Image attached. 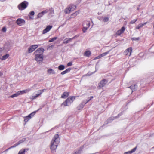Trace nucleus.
I'll return each mask as SVG.
<instances>
[{"instance_id": "obj_16", "label": "nucleus", "mask_w": 154, "mask_h": 154, "mask_svg": "<svg viewBox=\"0 0 154 154\" xmlns=\"http://www.w3.org/2000/svg\"><path fill=\"white\" fill-rule=\"evenodd\" d=\"M46 90V89H44L42 90H39L38 91V92L39 93L38 94H36V95L33 97V99H35L38 96H39L40 95H41L43 92L44 91H45Z\"/></svg>"}, {"instance_id": "obj_38", "label": "nucleus", "mask_w": 154, "mask_h": 154, "mask_svg": "<svg viewBox=\"0 0 154 154\" xmlns=\"http://www.w3.org/2000/svg\"><path fill=\"white\" fill-rule=\"evenodd\" d=\"M85 23L87 25V26L88 28H89L90 25V23L88 21H86L85 22Z\"/></svg>"}, {"instance_id": "obj_25", "label": "nucleus", "mask_w": 154, "mask_h": 154, "mask_svg": "<svg viewBox=\"0 0 154 154\" xmlns=\"http://www.w3.org/2000/svg\"><path fill=\"white\" fill-rule=\"evenodd\" d=\"M91 52L89 51H88L85 52L84 55L86 57H88L91 55Z\"/></svg>"}, {"instance_id": "obj_60", "label": "nucleus", "mask_w": 154, "mask_h": 154, "mask_svg": "<svg viewBox=\"0 0 154 154\" xmlns=\"http://www.w3.org/2000/svg\"><path fill=\"white\" fill-rule=\"evenodd\" d=\"M1 52H2V51L0 50V54H1Z\"/></svg>"}, {"instance_id": "obj_42", "label": "nucleus", "mask_w": 154, "mask_h": 154, "mask_svg": "<svg viewBox=\"0 0 154 154\" xmlns=\"http://www.w3.org/2000/svg\"><path fill=\"white\" fill-rule=\"evenodd\" d=\"M81 150H79L74 153L73 154H80Z\"/></svg>"}, {"instance_id": "obj_11", "label": "nucleus", "mask_w": 154, "mask_h": 154, "mask_svg": "<svg viewBox=\"0 0 154 154\" xmlns=\"http://www.w3.org/2000/svg\"><path fill=\"white\" fill-rule=\"evenodd\" d=\"M132 52V48L130 47L127 48L124 52V54L125 55L130 56Z\"/></svg>"}, {"instance_id": "obj_40", "label": "nucleus", "mask_w": 154, "mask_h": 154, "mask_svg": "<svg viewBox=\"0 0 154 154\" xmlns=\"http://www.w3.org/2000/svg\"><path fill=\"white\" fill-rule=\"evenodd\" d=\"M84 106L81 104L78 107V109L79 110H80Z\"/></svg>"}, {"instance_id": "obj_58", "label": "nucleus", "mask_w": 154, "mask_h": 154, "mask_svg": "<svg viewBox=\"0 0 154 154\" xmlns=\"http://www.w3.org/2000/svg\"><path fill=\"white\" fill-rule=\"evenodd\" d=\"M139 8H137V10H139Z\"/></svg>"}, {"instance_id": "obj_4", "label": "nucleus", "mask_w": 154, "mask_h": 154, "mask_svg": "<svg viewBox=\"0 0 154 154\" xmlns=\"http://www.w3.org/2000/svg\"><path fill=\"white\" fill-rule=\"evenodd\" d=\"M107 81L105 79H103L98 84V88L99 89L103 87L107 83Z\"/></svg>"}, {"instance_id": "obj_31", "label": "nucleus", "mask_w": 154, "mask_h": 154, "mask_svg": "<svg viewBox=\"0 0 154 154\" xmlns=\"http://www.w3.org/2000/svg\"><path fill=\"white\" fill-rule=\"evenodd\" d=\"M143 25L142 24H139L138 26L136 27V29H140L141 28H142L143 27Z\"/></svg>"}, {"instance_id": "obj_27", "label": "nucleus", "mask_w": 154, "mask_h": 154, "mask_svg": "<svg viewBox=\"0 0 154 154\" xmlns=\"http://www.w3.org/2000/svg\"><path fill=\"white\" fill-rule=\"evenodd\" d=\"M49 14L51 15H53L54 14V9L53 8H51L49 9Z\"/></svg>"}, {"instance_id": "obj_32", "label": "nucleus", "mask_w": 154, "mask_h": 154, "mask_svg": "<svg viewBox=\"0 0 154 154\" xmlns=\"http://www.w3.org/2000/svg\"><path fill=\"white\" fill-rule=\"evenodd\" d=\"M109 51H108L107 52L103 53L101 54H100V56L101 57H103L104 56H106V55H107L109 52Z\"/></svg>"}, {"instance_id": "obj_10", "label": "nucleus", "mask_w": 154, "mask_h": 154, "mask_svg": "<svg viewBox=\"0 0 154 154\" xmlns=\"http://www.w3.org/2000/svg\"><path fill=\"white\" fill-rule=\"evenodd\" d=\"M16 23L19 26H21L25 23V21L24 20L18 18L16 20Z\"/></svg>"}, {"instance_id": "obj_8", "label": "nucleus", "mask_w": 154, "mask_h": 154, "mask_svg": "<svg viewBox=\"0 0 154 154\" xmlns=\"http://www.w3.org/2000/svg\"><path fill=\"white\" fill-rule=\"evenodd\" d=\"M38 46L37 45H34L30 46L28 49V52L29 53H31L33 51L37 48Z\"/></svg>"}, {"instance_id": "obj_39", "label": "nucleus", "mask_w": 154, "mask_h": 154, "mask_svg": "<svg viewBox=\"0 0 154 154\" xmlns=\"http://www.w3.org/2000/svg\"><path fill=\"white\" fill-rule=\"evenodd\" d=\"M109 20V18L108 17H104L103 18V21L104 22H107Z\"/></svg>"}, {"instance_id": "obj_6", "label": "nucleus", "mask_w": 154, "mask_h": 154, "mask_svg": "<svg viewBox=\"0 0 154 154\" xmlns=\"http://www.w3.org/2000/svg\"><path fill=\"white\" fill-rule=\"evenodd\" d=\"M26 140V138H23L22 139L20 140L18 142L16 143V144H14V145L11 146L10 147H9L7 149L6 151H7L8 150H9V149L13 148L15 147H16L17 146H18V145H20V144L22 143L23 142L25 141Z\"/></svg>"}, {"instance_id": "obj_35", "label": "nucleus", "mask_w": 154, "mask_h": 154, "mask_svg": "<svg viewBox=\"0 0 154 154\" xmlns=\"http://www.w3.org/2000/svg\"><path fill=\"white\" fill-rule=\"evenodd\" d=\"M140 39V38L139 37H137V38H131V40L133 41H137L139 40Z\"/></svg>"}, {"instance_id": "obj_37", "label": "nucleus", "mask_w": 154, "mask_h": 154, "mask_svg": "<svg viewBox=\"0 0 154 154\" xmlns=\"http://www.w3.org/2000/svg\"><path fill=\"white\" fill-rule=\"evenodd\" d=\"M137 18L136 19L134 20H132L130 21L129 23L130 24H134L135 23V22L137 21Z\"/></svg>"}, {"instance_id": "obj_5", "label": "nucleus", "mask_w": 154, "mask_h": 154, "mask_svg": "<svg viewBox=\"0 0 154 154\" xmlns=\"http://www.w3.org/2000/svg\"><path fill=\"white\" fill-rule=\"evenodd\" d=\"M35 60L37 61L39 63H42L43 59V55H39L38 54L35 55Z\"/></svg>"}, {"instance_id": "obj_52", "label": "nucleus", "mask_w": 154, "mask_h": 154, "mask_svg": "<svg viewBox=\"0 0 154 154\" xmlns=\"http://www.w3.org/2000/svg\"><path fill=\"white\" fill-rule=\"evenodd\" d=\"M78 36H79V35H75L73 38H74V39H75V38H76L77 37H78Z\"/></svg>"}, {"instance_id": "obj_53", "label": "nucleus", "mask_w": 154, "mask_h": 154, "mask_svg": "<svg viewBox=\"0 0 154 154\" xmlns=\"http://www.w3.org/2000/svg\"><path fill=\"white\" fill-rule=\"evenodd\" d=\"M89 101H90V100H87V101H86V102H85V103H86H86H88V102Z\"/></svg>"}, {"instance_id": "obj_44", "label": "nucleus", "mask_w": 154, "mask_h": 154, "mask_svg": "<svg viewBox=\"0 0 154 154\" xmlns=\"http://www.w3.org/2000/svg\"><path fill=\"white\" fill-rule=\"evenodd\" d=\"M29 14L31 15H32V16H33L35 14V13H34V12L33 11H31L30 13H29Z\"/></svg>"}, {"instance_id": "obj_22", "label": "nucleus", "mask_w": 154, "mask_h": 154, "mask_svg": "<svg viewBox=\"0 0 154 154\" xmlns=\"http://www.w3.org/2000/svg\"><path fill=\"white\" fill-rule=\"evenodd\" d=\"M71 11V8L68 6L65 9L64 12L66 14H67L69 13Z\"/></svg>"}, {"instance_id": "obj_57", "label": "nucleus", "mask_w": 154, "mask_h": 154, "mask_svg": "<svg viewBox=\"0 0 154 154\" xmlns=\"http://www.w3.org/2000/svg\"><path fill=\"white\" fill-rule=\"evenodd\" d=\"M26 149V151H28L29 150V149L28 148H27L26 149Z\"/></svg>"}, {"instance_id": "obj_30", "label": "nucleus", "mask_w": 154, "mask_h": 154, "mask_svg": "<svg viewBox=\"0 0 154 154\" xmlns=\"http://www.w3.org/2000/svg\"><path fill=\"white\" fill-rule=\"evenodd\" d=\"M24 121L25 123H26L29 121V120L31 119L30 118L28 117V116H27L24 117Z\"/></svg>"}, {"instance_id": "obj_48", "label": "nucleus", "mask_w": 154, "mask_h": 154, "mask_svg": "<svg viewBox=\"0 0 154 154\" xmlns=\"http://www.w3.org/2000/svg\"><path fill=\"white\" fill-rule=\"evenodd\" d=\"M102 57L100 56V55L98 56L96 58V59H99L100 58Z\"/></svg>"}, {"instance_id": "obj_28", "label": "nucleus", "mask_w": 154, "mask_h": 154, "mask_svg": "<svg viewBox=\"0 0 154 154\" xmlns=\"http://www.w3.org/2000/svg\"><path fill=\"white\" fill-rule=\"evenodd\" d=\"M25 149H22L19 151L18 154H25Z\"/></svg>"}, {"instance_id": "obj_24", "label": "nucleus", "mask_w": 154, "mask_h": 154, "mask_svg": "<svg viewBox=\"0 0 154 154\" xmlns=\"http://www.w3.org/2000/svg\"><path fill=\"white\" fill-rule=\"evenodd\" d=\"M9 56L8 54H6L5 55L3 56L1 58V59L2 60H5L8 58Z\"/></svg>"}, {"instance_id": "obj_59", "label": "nucleus", "mask_w": 154, "mask_h": 154, "mask_svg": "<svg viewBox=\"0 0 154 154\" xmlns=\"http://www.w3.org/2000/svg\"><path fill=\"white\" fill-rule=\"evenodd\" d=\"M51 47H54V46L53 45H51Z\"/></svg>"}, {"instance_id": "obj_13", "label": "nucleus", "mask_w": 154, "mask_h": 154, "mask_svg": "<svg viewBox=\"0 0 154 154\" xmlns=\"http://www.w3.org/2000/svg\"><path fill=\"white\" fill-rule=\"evenodd\" d=\"M52 27V26H47L46 28L43 30L42 34H44L48 32L51 29Z\"/></svg>"}, {"instance_id": "obj_19", "label": "nucleus", "mask_w": 154, "mask_h": 154, "mask_svg": "<svg viewBox=\"0 0 154 154\" xmlns=\"http://www.w3.org/2000/svg\"><path fill=\"white\" fill-rule=\"evenodd\" d=\"M136 149L137 147H136L134 148H133V149H132L131 151L125 152L124 154H131L132 153L136 151Z\"/></svg>"}, {"instance_id": "obj_36", "label": "nucleus", "mask_w": 154, "mask_h": 154, "mask_svg": "<svg viewBox=\"0 0 154 154\" xmlns=\"http://www.w3.org/2000/svg\"><path fill=\"white\" fill-rule=\"evenodd\" d=\"M88 28L87 27H84L82 29L83 32H85Z\"/></svg>"}, {"instance_id": "obj_9", "label": "nucleus", "mask_w": 154, "mask_h": 154, "mask_svg": "<svg viewBox=\"0 0 154 154\" xmlns=\"http://www.w3.org/2000/svg\"><path fill=\"white\" fill-rule=\"evenodd\" d=\"M25 90L19 91L16 93L11 95L10 96V97L11 98L16 97H17L19 95L23 94L25 93Z\"/></svg>"}, {"instance_id": "obj_20", "label": "nucleus", "mask_w": 154, "mask_h": 154, "mask_svg": "<svg viewBox=\"0 0 154 154\" xmlns=\"http://www.w3.org/2000/svg\"><path fill=\"white\" fill-rule=\"evenodd\" d=\"M69 95V93L66 92H64L62 95L61 97L62 98H65L67 97Z\"/></svg>"}, {"instance_id": "obj_7", "label": "nucleus", "mask_w": 154, "mask_h": 154, "mask_svg": "<svg viewBox=\"0 0 154 154\" xmlns=\"http://www.w3.org/2000/svg\"><path fill=\"white\" fill-rule=\"evenodd\" d=\"M44 51V49L43 48H38L35 51L34 53L35 55H36L37 54H38L40 55H43Z\"/></svg>"}, {"instance_id": "obj_41", "label": "nucleus", "mask_w": 154, "mask_h": 154, "mask_svg": "<svg viewBox=\"0 0 154 154\" xmlns=\"http://www.w3.org/2000/svg\"><path fill=\"white\" fill-rule=\"evenodd\" d=\"M76 16V14H75V13H74L72 14L71 15V16L70 17V18H73L75 17Z\"/></svg>"}, {"instance_id": "obj_49", "label": "nucleus", "mask_w": 154, "mask_h": 154, "mask_svg": "<svg viewBox=\"0 0 154 154\" xmlns=\"http://www.w3.org/2000/svg\"><path fill=\"white\" fill-rule=\"evenodd\" d=\"M89 100L90 101V100H91L92 99H93V96H91L90 97H89Z\"/></svg>"}, {"instance_id": "obj_23", "label": "nucleus", "mask_w": 154, "mask_h": 154, "mask_svg": "<svg viewBox=\"0 0 154 154\" xmlns=\"http://www.w3.org/2000/svg\"><path fill=\"white\" fill-rule=\"evenodd\" d=\"M69 7L70 8H71V10L72 11L75 10L76 7V5L73 4H70L69 5Z\"/></svg>"}, {"instance_id": "obj_14", "label": "nucleus", "mask_w": 154, "mask_h": 154, "mask_svg": "<svg viewBox=\"0 0 154 154\" xmlns=\"http://www.w3.org/2000/svg\"><path fill=\"white\" fill-rule=\"evenodd\" d=\"M125 30V28L124 27H122L121 29L118 30L117 31L116 34L118 35H120L122 34L123 33Z\"/></svg>"}, {"instance_id": "obj_54", "label": "nucleus", "mask_w": 154, "mask_h": 154, "mask_svg": "<svg viewBox=\"0 0 154 154\" xmlns=\"http://www.w3.org/2000/svg\"><path fill=\"white\" fill-rule=\"evenodd\" d=\"M3 75V74L2 72H0V76H2Z\"/></svg>"}, {"instance_id": "obj_29", "label": "nucleus", "mask_w": 154, "mask_h": 154, "mask_svg": "<svg viewBox=\"0 0 154 154\" xmlns=\"http://www.w3.org/2000/svg\"><path fill=\"white\" fill-rule=\"evenodd\" d=\"M65 68V66L63 65H60L58 67V69L60 70H62Z\"/></svg>"}, {"instance_id": "obj_12", "label": "nucleus", "mask_w": 154, "mask_h": 154, "mask_svg": "<svg viewBox=\"0 0 154 154\" xmlns=\"http://www.w3.org/2000/svg\"><path fill=\"white\" fill-rule=\"evenodd\" d=\"M48 12V10H44L42 11V12L39 13L37 15V17L36 18V19H37L38 18H40L41 17H42L45 14H46Z\"/></svg>"}, {"instance_id": "obj_1", "label": "nucleus", "mask_w": 154, "mask_h": 154, "mask_svg": "<svg viewBox=\"0 0 154 154\" xmlns=\"http://www.w3.org/2000/svg\"><path fill=\"white\" fill-rule=\"evenodd\" d=\"M60 142V138L58 134H55L51 141V151L55 150Z\"/></svg>"}, {"instance_id": "obj_34", "label": "nucleus", "mask_w": 154, "mask_h": 154, "mask_svg": "<svg viewBox=\"0 0 154 154\" xmlns=\"http://www.w3.org/2000/svg\"><path fill=\"white\" fill-rule=\"evenodd\" d=\"M35 113H36L35 112H32V113H30V114H29L28 116V117H29V118H31L32 116H34V115L35 114Z\"/></svg>"}, {"instance_id": "obj_55", "label": "nucleus", "mask_w": 154, "mask_h": 154, "mask_svg": "<svg viewBox=\"0 0 154 154\" xmlns=\"http://www.w3.org/2000/svg\"><path fill=\"white\" fill-rule=\"evenodd\" d=\"M152 24L153 26V28H154V22L153 23H152Z\"/></svg>"}, {"instance_id": "obj_56", "label": "nucleus", "mask_w": 154, "mask_h": 154, "mask_svg": "<svg viewBox=\"0 0 154 154\" xmlns=\"http://www.w3.org/2000/svg\"><path fill=\"white\" fill-rule=\"evenodd\" d=\"M97 69H96V70H95V71L94 72H92V74H93V73H94V72H96V71H97Z\"/></svg>"}, {"instance_id": "obj_47", "label": "nucleus", "mask_w": 154, "mask_h": 154, "mask_svg": "<svg viewBox=\"0 0 154 154\" xmlns=\"http://www.w3.org/2000/svg\"><path fill=\"white\" fill-rule=\"evenodd\" d=\"M81 104L82 105H83V106H84V105H85V104H86L85 103V102H82L81 103Z\"/></svg>"}, {"instance_id": "obj_50", "label": "nucleus", "mask_w": 154, "mask_h": 154, "mask_svg": "<svg viewBox=\"0 0 154 154\" xmlns=\"http://www.w3.org/2000/svg\"><path fill=\"white\" fill-rule=\"evenodd\" d=\"M37 84H35L32 86V88H35V87H36L37 86Z\"/></svg>"}, {"instance_id": "obj_33", "label": "nucleus", "mask_w": 154, "mask_h": 154, "mask_svg": "<svg viewBox=\"0 0 154 154\" xmlns=\"http://www.w3.org/2000/svg\"><path fill=\"white\" fill-rule=\"evenodd\" d=\"M57 37H55L51 39H50L49 41V42H53L54 40L57 39Z\"/></svg>"}, {"instance_id": "obj_3", "label": "nucleus", "mask_w": 154, "mask_h": 154, "mask_svg": "<svg viewBox=\"0 0 154 154\" xmlns=\"http://www.w3.org/2000/svg\"><path fill=\"white\" fill-rule=\"evenodd\" d=\"M28 2L26 1H24L18 6V8L20 10H22L25 9L28 6Z\"/></svg>"}, {"instance_id": "obj_2", "label": "nucleus", "mask_w": 154, "mask_h": 154, "mask_svg": "<svg viewBox=\"0 0 154 154\" xmlns=\"http://www.w3.org/2000/svg\"><path fill=\"white\" fill-rule=\"evenodd\" d=\"M75 99V97L72 96L68 97L65 102L62 103V105L65 106H69Z\"/></svg>"}, {"instance_id": "obj_45", "label": "nucleus", "mask_w": 154, "mask_h": 154, "mask_svg": "<svg viewBox=\"0 0 154 154\" xmlns=\"http://www.w3.org/2000/svg\"><path fill=\"white\" fill-rule=\"evenodd\" d=\"M72 65V62H69L67 64V66H71Z\"/></svg>"}, {"instance_id": "obj_15", "label": "nucleus", "mask_w": 154, "mask_h": 154, "mask_svg": "<svg viewBox=\"0 0 154 154\" xmlns=\"http://www.w3.org/2000/svg\"><path fill=\"white\" fill-rule=\"evenodd\" d=\"M74 39V38H67L64 40L63 43V44H66L71 42L72 40Z\"/></svg>"}, {"instance_id": "obj_51", "label": "nucleus", "mask_w": 154, "mask_h": 154, "mask_svg": "<svg viewBox=\"0 0 154 154\" xmlns=\"http://www.w3.org/2000/svg\"><path fill=\"white\" fill-rule=\"evenodd\" d=\"M148 22H146L144 23L143 24H142L143 25V26H144V25H146L147 23Z\"/></svg>"}, {"instance_id": "obj_21", "label": "nucleus", "mask_w": 154, "mask_h": 154, "mask_svg": "<svg viewBox=\"0 0 154 154\" xmlns=\"http://www.w3.org/2000/svg\"><path fill=\"white\" fill-rule=\"evenodd\" d=\"M71 70V68H68L67 69H66L65 71L62 72H61V75H64V74L69 72Z\"/></svg>"}, {"instance_id": "obj_61", "label": "nucleus", "mask_w": 154, "mask_h": 154, "mask_svg": "<svg viewBox=\"0 0 154 154\" xmlns=\"http://www.w3.org/2000/svg\"><path fill=\"white\" fill-rule=\"evenodd\" d=\"M29 18H31V19H32V17H31V16H29Z\"/></svg>"}, {"instance_id": "obj_17", "label": "nucleus", "mask_w": 154, "mask_h": 154, "mask_svg": "<svg viewBox=\"0 0 154 154\" xmlns=\"http://www.w3.org/2000/svg\"><path fill=\"white\" fill-rule=\"evenodd\" d=\"M128 88H130L132 90V92H133L135 91L137 89V84H135L132 85Z\"/></svg>"}, {"instance_id": "obj_43", "label": "nucleus", "mask_w": 154, "mask_h": 154, "mask_svg": "<svg viewBox=\"0 0 154 154\" xmlns=\"http://www.w3.org/2000/svg\"><path fill=\"white\" fill-rule=\"evenodd\" d=\"M6 30L7 29L5 27H3L2 29V31L3 32H5Z\"/></svg>"}, {"instance_id": "obj_18", "label": "nucleus", "mask_w": 154, "mask_h": 154, "mask_svg": "<svg viewBox=\"0 0 154 154\" xmlns=\"http://www.w3.org/2000/svg\"><path fill=\"white\" fill-rule=\"evenodd\" d=\"M47 73L49 74H55V71L53 69H49L47 70Z\"/></svg>"}, {"instance_id": "obj_26", "label": "nucleus", "mask_w": 154, "mask_h": 154, "mask_svg": "<svg viewBox=\"0 0 154 154\" xmlns=\"http://www.w3.org/2000/svg\"><path fill=\"white\" fill-rule=\"evenodd\" d=\"M122 115V113H120L117 116H116L115 117H111L109 118L108 120L109 121L110 120H111L112 121L114 120L115 118H118L119 116H121Z\"/></svg>"}, {"instance_id": "obj_46", "label": "nucleus", "mask_w": 154, "mask_h": 154, "mask_svg": "<svg viewBox=\"0 0 154 154\" xmlns=\"http://www.w3.org/2000/svg\"><path fill=\"white\" fill-rule=\"evenodd\" d=\"M80 12V11L79 10H78L76 12H75L74 13H75V14H76V16L79 14Z\"/></svg>"}]
</instances>
